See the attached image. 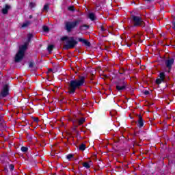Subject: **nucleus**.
I'll list each match as a JSON object with an SVG mask.
<instances>
[{
  "label": "nucleus",
  "instance_id": "nucleus-1",
  "mask_svg": "<svg viewBox=\"0 0 175 175\" xmlns=\"http://www.w3.org/2000/svg\"><path fill=\"white\" fill-rule=\"evenodd\" d=\"M85 83V77L80 76L79 79L70 81L68 85V94L75 95L76 90H80Z\"/></svg>",
  "mask_w": 175,
  "mask_h": 175
},
{
  "label": "nucleus",
  "instance_id": "nucleus-2",
  "mask_svg": "<svg viewBox=\"0 0 175 175\" xmlns=\"http://www.w3.org/2000/svg\"><path fill=\"white\" fill-rule=\"evenodd\" d=\"M62 42L66 40L65 49L69 50V49H75L77 46V41L75 40V37L64 36L61 38Z\"/></svg>",
  "mask_w": 175,
  "mask_h": 175
},
{
  "label": "nucleus",
  "instance_id": "nucleus-3",
  "mask_svg": "<svg viewBox=\"0 0 175 175\" xmlns=\"http://www.w3.org/2000/svg\"><path fill=\"white\" fill-rule=\"evenodd\" d=\"M132 23L133 27H142L146 28V31H148V25H146V22L140 16H132Z\"/></svg>",
  "mask_w": 175,
  "mask_h": 175
},
{
  "label": "nucleus",
  "instance_id": "nucleus-4",
  "mask_svg": "<svg viewBox=\"0 0 175 175\" xmlns=\"http://www.w3.org/2000/svg\"><path fill=\"white\" fill-rule=\"evenodd\" d=\"M81 23H83V18H79L74 21H66L65 22L64 29L67 32H72V29L76 28Z\"/></svg>",
  "mask_w": 175,
  "mask_h": 175
},
{
  "label": "nucleus",
  "instance_id": "nucleus-5",
  "mask_svg": "<svg viewBox=\"0 0 175 175\" xmlns=\"http://www.w3.org/2000/svg\"><path fill=\"white\" fill-rule=\"evenodd\" d=\"M27 45L25 44L19 47V50L15 56V62H20L25 55V50H27Z\"/></svg>",
  "mask_w": 175,
  "mask_h": 175
},
{
  "label": "nucleus",
  "instance_id": "nucleus-6",
  "mask_svg": "<svg viewBox=\"0 0 175 175\" xmlns=\"http://www.w3.org/2000/svg\"><path fill=\"white\" fill-rule=\"evenodd\" d=\"M116 90L119 92H122V91H125L126 88H128V83H126V81L124 79H119L116 83Z\"/></svg>",
  "mask_w": 175,
  "mask_h": 175
},
{
  "label": "nucleus",
  "instance_id": "nucleus-7",
  "mask_svg": "<svg viewBox=\"0 0 175 175\" xmlns=\"http://www.w3.org/2000/svg\"><path fill=\"white\" fill-rule=\"evenodd\" d=\"M159 79H156V84H161V83H165L166 79L169 80V77H166V74L165 72H160L159 75Z\"/></svg>",
  "mask_w": 175,
  "mask_h": 175
},
{
  "label": "nucleus",
  "instance_id": "nucleus-8",
  "mask_svg": "<svg viewBox=\"0 0 175 175\" xmlns=\"http://www.w3.org/2000/svg\"><path fill=\"white\" fill-rule=\"evenodd\" d=\"M1 95L3 98H5L9 95V86L8 85H5L3 87V90L1 91Z\"/></svg>",
  "mask_w": 175,
  "mask_h": 175
},
{
  "label": "nucleus",
  "instance_id": "nucleus-9",
  "mask_svg": "<svg viewBox=\"0 0 175 175\" xmlns=\"http://www.w3.org/2000/svg\"><path fill=\"white\" fill-rule=\"evenodd\" d=\"M85 119L84 118H81V119H74L72 120L73 124L77 126V125H82L84 124Z\"/></svg>",
  "mask_w": 175,
  "mask_h": 175
},
{
  "label": "nucleus",
  "instance_id": "nucleus-10",
  "mask_svg": "<svg viewBox=\"0 0 175 175\" xmlns=\"http://www.w3.org/2000/svg\"><path fill=\"white\" fill-rule=\"evenodd\" d=\"M174 64V59H169L165 60V66L166 68L170 69L172 68V65Z\"/></svg>",
  "mask_w": 175,
  "mask_h": 175
},
{
  "label": "nucleus",
  "instance_id": "nucleus-11",
  "mask_svg": "<svg viewBox=\"0 0 175 175\" xmlns=\"http://www.w3.org/2000/svg\"><path fill=\"white\" fill-rule=\"evenodd\" d=\"M137 125L139 128H142V126H144V121L143 120V118L140 115L138 116Z\"/></svg>",
  "mask_w": 175,
  "mask_h": 175
},
{
  "label": "nucleus",
  "instance_id": "nucleus-12",
  "mask_svg": "<svg viewBox=\"0 0 175 175\" xmlns=\"http://www.w3.org/2000/svg\"><path fill=\"white\" fill-rule=\"evenodd\" d=\"M10 9V5L6 4L5 8L2 9L1 12L3 14H8V12H9Z\"/></svg>",
  "mask_w": 175,
  "mask_h": 175
},
{
  "label": "nucleus",
  "instance_id": "nucleus-13",
  "mask_svg": "<svg viewBox=\"0 0 175 175\" xmlns=\"http://www.w3.org/2000/svg\"><path fill=\"white\" fill-rule=\"evenodd\" d=\"M31 25V21H26L25 23H23L21 25V28H28Z\"/></svg>",
  "mask_w": 175,
  "mask_h": 175
},
{
  "label": "nucleus",
  "instance_id": "nucleus-14",
  "mask_svg": "<svg viewBox=\"0 0 175 175\" xmlns=\"http://www.w3.org/2000/svg\"><path fill=\"white\" fill-rule=\"evenodd\" d=\"M92 162L90 161L88 162H85L83 163V167H85V169H90V167H91V165H92Z\"/></svg>",
  "mask_w": 175,
  "mask_h": 175
},
{
  "label": "nucleus",
  "instance_id": "nucleus-15",
  "mask_svg": "<svg viewBox=\"0 0 175 175\" xmlns=\"http://www.w3.org/2000/svg\"><path fill=\"white\" fill-rule=\"evenodd\" d=\"M90 28V26L87 25H83L79 27V30L81 31H87Z\"/></svg>",
  "mask_w": 175,
  "mask_h": 175
},
{
  "label": "nucleus",
  "instance_id": "nucleus-16",
  "mask_svg": "<svg viewBox=\"0 0 175 175\" xmlns=\"http://www.w3.org/2000/svg\"><path fill=\"white\" fill-rule=\"evenodd\" d=\"M88 18L91 19L92 21H94L95 20V14H94V12L89 13Z\"/></svg>",
  "mask_w": 175,
  "mask_h": 175
},
{
  "label": "nucleus",
  "instance_id": "nucleus-17",
  "mask_svg": "<svg viewBox=\"0 0 175 175\" xmlns=\"http://www.w3.org/2000/svg\"><path fill=\"white\" fill-rule=\"evenodd\" d=\"M53 49H54V45L53 44L49 45L47 48L49 53H51Z\"/></svg>",
  "mask_w": 175,
  "mask_h": 175
},
{
  "label": "nucleus",
  "instance_id": "nucleus-18",
  "mask_svg": "<svg viewBox=\"0 0 175 175\" xmlns=\"http://www.w3.org/2000/svg\"><path fill=\"white\" fill-rule=\"evenodd\" d=\"M22 152H28V147L22 146L21 148Z\"/></svg>",
  "mask_w": 175,
  "mask_h": 175
},
{
  "label": "nucleus",
  "instance_id": "nucleus-19",
  "mask_svg": "<svg viewBox=\"0 0 175 175\" xmlns=\"http://www.w3.org/2000/svg\"><path fill=\"white\" fill-rule=\"evenodd\" d=\"M79 150L81 151H84V150H85V144H82L79 146Z\"/></svg>",
  "mask_w": 175,
  "mask_h": 175
},
{
  "label": "nucleus",
  "instance_id": "nucleus-20",
  "mask_svg": "<svg viewBox=\"0 0 175 175\" xmlns=\"http://www.w3.org/2000/svg\"><path fill=\"white\" fill-rule=\"evenodd\" d=\"M83 43V44L88 46V47H90L91 46V43H90V42H88L87 40H84Z\"/></svg>",
  "mask_w": 175,
  "mask_h": 175
},
{
  "label": "nucleus",
  "instance_id": "nucleus-21",
  "mask_svg": "<svg viewBox=\"0 0 175 175\" xmlns=\"http://www.w3.org/2000/svg\"><path fill=\"white\" fill-rule=\"evenodd\" d=\"M73 158V154H68L67 156H66V159L68 160V161H70V159Z\"/></svg>",
  "mask_w": 175,
  "mask_h": 175
},
{
  "label": "nucleus",
  "instance_id": "nucleus-22",
  "mask_svg": "<svg viewBox=\"0 0 175 175\" xmlns=\"http://www.w3.org/2000/svg\"><path fill=\"white\" fill-rule=\"evenodd\" d=\"M33 38V35H32V33H29L27 38H28V41L30 42L31 39Z\"/></svg>",
  "mask_w": 175,
  "mask_h": 175
},
{
  "label": "nucleus",
  "instance_id": "nucleus-23",
  "mask_svg": "<svg viewBox=\"0 0 175 175\" xmlns=\"http://www.w3.org/2000/svg\"><path fill=\"white\" fill-rule=\"evenodd\" d=\"M42 28H43L44 32H49V29L47 26H44Z\"/></svg>",
  "mask_w": 175,
  "mask_h": 175
},
{
  "label": "nucleus",
  "instance_id": "nucleus-24",
  "mask_svg": "<svg viewBox=\"0 0 175 175\" xmlns=\"http://www.w3.org/2000/svg\"><path fill=\"white\" fill-rule=\"evenodd\" d=\"M68 10H70V12H75V6L68 7Z\"/></svg>",
  "mask_w": 175,
  "mask_h": 175
},
{
  "label": "nucleus",
  "instance_id": "nucleus-25",
  "mask_svg": "<svg viewBox=\"0 0 175 175\" xmlns=\"http://www.w3.org/2000/svg\"><path fill=\"white\" fill-rule=\"evenodd\" d=\"M9 169L11 170V172H12V170H14V165H13V164L10 165Z\"/></svg>",
  "mask_w": 175,
  "mask_h": 175
},
{
  "label": "nucleus",
  "instance_id": "nucleus-26",
  "mask_svg": "<svg viewBox=\"0 0 175 175\" xmlns=\"http://www.w3.org/2000/svg\"><path fill=\"white\" fill-rule=\"evenodd\" d=\"M44 10L45 11V12H47V10H49V5H44Z\"/></svg>",
  "mask_w": 175,
  "mask_h": 175
},
{
  "label": "nucleus",
  "instance_id": "nucleus-27",
  "mask_svg": "<svg viewBox=\"0 0 175 175\" xmlns=\"http://www.w3.org/2000/svg\"><path fill=\"white\" fill-rule=\"evenodd\" d=\"M33 65H35V64L33 62H30L29 64V67L33 68Z\"/></svg>",
  "mask_w": 175,
  "mask_h": 175
},
{
  "label": "nucleus",
  "instance_id": "nucleus-28",
  "mask_svg": "<svg viewBox=\"0 0 175 175\" xmlns=\"http://www.w3.org/2000/svg\"><path fill=\"white\" fill-rule=\"evenodd\" d=\"M29 8H31V9H32V8H35V3H30Z\"/></svg>",
  "mask_w": 175,
  "mask_h": 175
},
{
  "label": "nucleus",
  "instance_id": "nucleus-29",
  "mask_svg": "<svg viewBox=\"0 0 175 175\" xmlns=\"http://www.w3.org/2000/svg\"><path fill=\"white\" fill-rule=\"evenodd\" d=\"M78 40H79V42H81V43H83V42H84V40H85V39L79 38H78Z\"/></svg>",
  "mask_w": 175,
  "mask_h": 175
},
{
  "label": "nucleus",
  "instance_id": "nucleus-30",
  "mask_svg": "<svg viewBox=\"0 0 175 175\" xmlns=\"http://www.w3.org/2000/svg\"><path fill=\"white\" fill-rule=\"evenodd\" d=\"M144 95H150V92L148 90H146L144 92Z\"/></svg>",
  "mask_w": 175,
  "mask_h": 175
},
{
  "label": "nucleus",
  "instance_id": "nucleus-31",
  "mask_svg": "<svg viewBox=\"0 0 175 175\" xmlns=\"http://www.w3.org/2000/svg\"><path fill=\"white\" fill-rule=\"evenodd\" d=\"M33 120L35 121V122H39V118H34Z\"/></svg>",
  "mask_w": 175,
  "mask_h": 175
},
{
  "label": "nucleus",
  "instance_id": "nucleus-32",
  "mask_svg": "<svg viewBox=\"0 0 175 175\" xmlns=\"http://www.w3.org/2000/svg\"><path fill=\"white\" fill-rule=\"evenodd\" d=\"M51 72H53L54 73V71H53V69L49 68L47 73H51Z\"/></svg>",
  "mask_w": 175,
  "mask_h": 175
},
{
  "label": "nucleus",
  "instance_id": "nucleus-33",
  "mask_svg": "<svg viewBox=\"0 0 175 175\" xmlns=\"http://www.w3.org/2000/svg\"><path fill=\"white\" fill-rule=\"evenodd\" d=\"M101 31H102V32H104V31H106V29L105 28H103V27H101Z\"/></svg>",
  "mask_w": 175,
  "mask_h": 175
},
{
  "label": "nucleus",
  "instance_id": "nucleus-34",
  "mask_svg": "<svg viewBox=\"0 0 175 175\" xmlns=\"http://www.w3.org/2000/svg\"><path fill=\"white\" fill-rule=\"evenodd\" d=\"M32 15H30L29 16V18H32Z\"/></svg>",
  "mask_w": 175,
  "mask_h": 175
},
{
  "label": "nucleus",
  "instance_id": "nucleus-35",
  "mask_svg": "<svg viewBox=\"0 0 175 175\" xmlns=\"http://www.w3.org/2000/svg\"><path fill=\"white\" fill-rule=\"evenodd\" d=\"M75 118H79V116H75Z\"/></svg>",
  "mask_w": 175,
  "mask_h": 175
}]
</instances>
